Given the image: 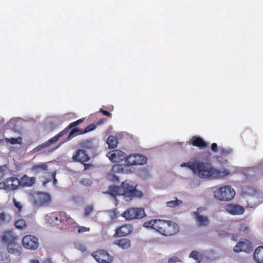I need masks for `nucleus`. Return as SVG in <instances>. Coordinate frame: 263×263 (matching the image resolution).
I'll return each mask as SVG.
<instances>
[{"label": "nucleus", "instance_id": "nucleus-1", "mask_svg": "<svg viewBox=\"0 0 263 263\" xmlns=\"http://www.w3.org/2000/svg\"><path fill=\"white\" fill-rule=\"evenodd\" d=\"M180 166L187 167L199 177L208 180L221 179L230 174L228 169L219 170L212 166L210 163L205 162H183L180 164Z\"/></svg>", "mask_w": 263, "mask_h": 263}, {"label": "nucleus", "instance_id": "nucleus-2", "mask_svg": "<svg viewBox=\"0 0 263 263\" xmlns=\"http://www.w3.org/2000/svg\"><path fill=\"white\" fill-rule=\"evenodd\" d=\"M108 193L112 196L122 195L125 200L129 201L135 198H140L143 196L141 191L136 189V185L128 180L123 181L120 186H111Z\"/></svg>", "mask_w": 263, "mask_h": 263}, {"label": "nucleus", "instance_id": "nucleus-3", "mask_svg": "<svg viewBox=\"0 0 263 263\" xmlns=\"http://www.w3.org/2000/svg\"><path fill=\"white\" fill-rule=\"evenodd\" d=\"M179 226L171 220L159 219L157 231L166 236H173L179 232Z\"/></svg>", "mask_w": 263, "mask_h": 263}, {"label": "nucleus", "instance_id": "nucleus-4", "mask_svg": "<svg viewBox=\"0 0 263 263\" xmlns=\"http://www.w3.org/2000/svg\"><path fill=\"white\" fill-rule=\"evenodd\" d=\"M235 194L234 189L228 185L218 187L213 192L214 198L221 201H230L234 198Z\"/></svg>", "mask_w": 263, "mask_h": 263}, {"label": "nucleus", "instance_id": "nucleus-5", "mask_svg": "<svg viewBox=\"0 0 263 263\" xmlns=\"http://www.w3.org/2000/svg\"><path fill=\"white\" fill-rule=\"evenodd\" d=\"M121 215L126 220H133L143 218L145 216V213L143 208H130L126 210Z\"/></svg>", "mask_w": 263, "mask_h": 263}, {"label": "nucleus", "instance_id": "nucleus-6", "mask_svg": "<svg viewBox=\"0 0 263 263\" xmlns=\"http://www.w3.org/2000/svg\"><path fill=\"white\" fill-rule=\"evenodd\" d=\"M91 256L95 258L98 263H111L113 260L112 256L103 249H99L93 252Z\"/></svg>", "mask_w": 263, "mask_h": 263}, {"label": "nucleus", "instance_id": "nucleus-7", "mask_svg": "<svg viewBox=\"0 0 263 263\" xmlns=\"http://www.w3.org/2000/svg\"><path fill=\"white\" fill-rule=\"evenodd\" d=\"M20 186V179L15 177L7 178L5 182H0V189H4L6 192L17 189Z\"/></svg>", "mask_w": 263, "mask_h": 263}, {"label": "nucleus", "instance_id": "nucleus-8", "mask_svg": "<svg viewBox=\"0 0 263 263\" xmlns=\"http://www.w3.org/2000/svg\"><path fill=\"white\" fill-rule=\"evenodd\" d=\"M24 248L28 250H34L39 246L38 238L32 235L25 236L22 240Z\"/></svg>", "mask_w": 263, "mask_h": 263}, {"label": "nucleus", "instance_id": "nucleus-9", "mask_svg": "<svg viewBox=\"0 0 263 263\" xmlns=\"http://www.w3.org/2000/svg\"><path fill=\"white\" fill-rule=\"evenodd\" d=\"M128 166L142 165L147 162V158L141 154H134L128 156L125 160Z\"/></svg>", "mask_w": 263, "mask_h": 263}, {"label": "nucleus", "instance_id": "nucleus-10", "mask_svg": "<svg viewBox=\"0 0 263 263\" xmlns=\"http://www.w3.org/2000/svg\"><path fill=\"white\" fill-rule=\"evenodd\" d=\"M50 164V162L45 163H41L38 164L34 165L31 167V170L35 175L42 174L44 176L47 177L48 173L51 171V170L49 168V164Z\"/></svg>", "mask_w": 263, "mask_h": 263}, {"label": "nucleus", "instance_id": "nucleus-11", "mask_svg": "<svg viewBox=\"0 0 263 263\" xmlns=\"http://www.w3.org/2000/svg\"><path fill=\"white\" fill-rule=\"evenodd\" d=\"M106 156L111 162L114 163L120 162L127 158L124 152L118 149L109 152L107 154Z\"/></svg>", "mask_w": 263, "mask_h": 263}, {"label": "nucleus", "instance_id": "nucleus-12", "mask_svg": "<svg viewBox=\"0 0 263 263\" xmlns=\"http://www.w3.org/2000/svg\"><path fill=\"white\" fill-rule=\"evenodd\" d=\"M72 159L74 162H78L81 163L88 161L90 157L87 154V151L82 149H78L72 156Z\"/></svg>", "mask_w": 263, "mask_h": 263}, {"label": "nucleus", "instance_id": "nucleus-13", "mask_svg": "<svg viewBox=\"0 0 263 263\" xmlns=\"http://www.w3.org/2000/svg\"><path fill=\"white\" fill-rule=\"evenodd\" d=\"M252 250L251 243L246 239H241L234 248V252L237 253L240 252H249Z\"/></svg>", "mask_w": 263, "mask_h": 263}, {"label": "nucleus", "instance_id": "nucleus-14", "mask_svg": "<svg viewBox=\"0 0 263 263\" xmlns=\"http://www.w3.org/2000/svg\"><path fill=\"white\" fill-rule=\"evenodd\" d=\"M51 201L50 196L46 193H39L35 199V203L42 206L48 205Z\"/></svg>", "mask_w": 263, "mask_h": 263}, {"label": "nucleus", "instance_id": "nucleus-15", "mask_svg": "<svg viewBox=\"0 0 263 263\" xmlns=\"http://www.w3.org/2000/svg\"><path fill=\"white\" fill-rule=\"evenodd\" d=\"M201 212V209L198 208L197 211L193 212V215L199 226L206 227L209 224L210 220L207 216L200 215Z\"/></svg>", "mask_w": 263, "mask_h": 263}, {"label": "nucleus", "instance_id": "nucleus-16", "mask_svg": "<svg viewBox=\"0 0 263 263\" xmlns=\"http://www.w3.org/2000/svg\"><path fill=\"white\" fill-rule=\"evenodd\" d=\"M226 211L231 215H241L245 212V209L243 206L238 204L232 203L227 204L225 206Z\"/></svg>", "mask_w": 263, "mask_h": 263}, {"label": "nucleus", "instance_id": "nucleus-17", "mask_svg": "<svg viewBox=\"0 0 263 263\" xmlns=\"http://www.w3.org/2000/svg\"><path fill=\"white\" fill-rule=\"evenodd\" d=\"M133 227L130 224H124L116 229L115 237H122L129 235L133 231Z\"/></svg>", "mask_w": 263, "mask_h": 263}, {"label": "nucleus", "instance_id": "nucleus-18", "mask_svg": "<svg viewBox=\"0 0 263 263\" xmlns=\"http://www.w3.org/2000/svg\"><path fill=\"white\" fill-rule=\"evenodd\" d=\"M1 240L3 242L8 244L13 241L17 240L18 236L13 231H5L1 236Z\"/></svg>", "mask_w": 263, "mask_h": 263}, {"label": "nucleus", "instance_id": "nucleus-19", "mask_svg": "<svg viewBox=\"0 0 263 263\" xmlns=\"http://www.w3.org/2000/svg\"><path fill=\"white\" fill-rule=\"evenodd\" d=\"M36 181L35 177H29L27 175H24L20 179V186L21 187H31Z\"/></svg>", "mask_w": 263, "mask_h": 263}, {"label": "nucleus", "instance_id": "nucleus-20", "mask_svg": "<svg viewBox=\"0 0 263 263\" xmlns=\"http://www.w3.org/2000/svg\"><path fill=\"white\" fill-rule=\"evenodd\" d=\"M7 245V249L10 253L20 255L21 254V247L17 242V240L13 241Z\"/></svg>", "mask_w": 263, "mask_h": 263}, {"label": "nucleus", "instance_id": "nucleus-21", "mask_svg": "<svg viewBox=\"0 0 263 263\" xmlns=\"http://www.w3.org/2000/svg\"><path fill=\"white\" fill-rule=\"evenodd\" d=\"M114 244L122 249H128L131 247V241L128 238H121L115 240Z\"/></svg>", "mask_w": 263, "mask_h": 263}, {"label": "nucleus", "instance_id": "nucleus-22", "mask_svg": "<svg viewBox=\"0 0 263 263\" xmlns=\"http://www.w3.org/2000/svg\"><path fill=\"white\" fill-rule=\"evenodd\" d=\"M191 144L195 146L199 147L200 148L206 147L208 145L203 139L198 136H193L191 139Z\"/></svg>", "mask_w": 263, "mask_h": 263}, {"label": "nucleus", "instance_id": "nucleus-23", "mask_svg": "<svg viewBox=\"0 0 263 263\" xmlns=\"http://www.w3.org/2000/svg\"><path fill=\"white\" fill-rule=\"evenodd\" d=\"M56 174V171H51L50 173H48L47 177H46V176H42L41 178L44 179L42 181L43 185L45 186L46 184L50 182L52 179L53 180V184L55 185L57 182V180L55 178Z\"/></svg>", "mask_w": 263, "mask_h": 263}, {"label": "nucleus", "instance_id": "nucleus-24", "mask_svg": "<svg viewBox=\"0 0 263 263\" xmlns=\"http://www.w3.org/2000/svg\"><path fill=\"white\" fill-rule=\"evenodd\" d=\"M253 257L256 263H263V246L258 247L255 249Z\"/></svg>", "mask_w": 263, "mask_h": 263}, {"label": "nucleus", "instance_id": "nucleus-25", "mask_svg": "<svg viewBox=\"0 0 263 263\" xmlns=\"http://www.w3.org/2000/svg\"><path fill=\"white\" fill-rule=\"evenodd\" d=\"M52 218L54 219L55 221L58 223V222H62L64 220L63 218L65 217L66 219H69L70 217L67 216L66 213L64 212H59L57 213H52L51 215Z\"/></svg>", "mask_w": 263, "mask_h": 263}, {"label": "nucleus", "instance_id": "nucleus-26", "mask_svg": "<svg viewBox=\"0 0 263 263\" xmlns=\"http://www.w3.org/2000/svg\"><path fill=\"white\" fill-rule=\"evenodd\" d=\"M159 221V219H155L146 221L143 224V227L147 228H152L157 231Z\"/></svg>", "mask_w": 263, "mask_h": 263}, {"label": "nucleus", "instance_id": "nucleus-27", "mask_svg": "<svg viewBox=\"0 0 263 263\" xmlns=\"http://www.w3.org/2000/svg\"><path fill=\"white\" fill-rule=\"evenodd\" d=\"M66 134V130L65 131L63 129V130L60 132L58 134H57V135H55V136L51 138L50 139H49L47 141H46V142L47 144V145L48 146V147L50 146V145L51 144L57 142L60 139V138L62 137V136H63L64 135H65Z\"/></svg>", "mask_w": 263, "mask_h": 263}, {"label": "nucleus", "instance_id": "nucleus-28", "mask_svg": "<svg viewBox=\"0 0 263 263\" xmlns=\"http://www.w3.org/2000/svg\"><path fill=\"white\" fill-rule=\"evenodd\" d=\"M190 258L195 259L198 263H200L203 260V255L199 252L194 250L189 255Z\"/></svg>", "mask_w": 263, "mask_h": 263}, {"label": "nucleus", "instance_id": "nucleus-29", "mask_svg": "<svg viewBox=\"0 0 263 263\" xmlns=\"http://www.w3.org/2000/svg\"><path fill=\"white\" fill-rule=\"evenodd\" d=\"M84 134V130L78 128H73L69 133L67 140H70L72 137Z\"/></svg>", "mask_w": 263, "mask_h": 263}, {"label": "nucleus", "instance_id": "nucleus-30", "mask_svg": "<svg viewBox=\"0 0 263 263\" xmlns=\"http://www.w3.org/2000/svg\"><path fill=\"white\" fill-rule=\"evenodd\" d=\"M14 226L18 230H24L27 227V224L24 219H20L15 222Z\"/></svg>", "mask_w": 263, "mask_h": 263}, {"label": "nucleus", "instance_id": "nucleus-31", "mask_svg": "<svg viewBox=\"0 0 263 263\" xmlns=\"http://www.w3.org/2000/svg\"><path fill=\"white\" fill-rule=\"evenodd\" d=\"M124 166L121 164L114 165L110 170V173L112 174L123 173Z\"/></svg>", "mask_w": 263, "mask_h": 263}, {"label": "nucleus", "instance_id": "nucleus-32", "mask_svg": "<svg viewBox=\"0 0 263 263\" xmlns=\"http://www.w3.org/2000/svg\"><path fill=\"white\" fill-rule=\"evenodd\" d=\"M107 143L109 148H114L117 147L118 144V139L113 136H110L108 138Z\"/></svg>", "mask_w": 263, "mask_h": 263}, {"label": "nucleus", "instance_id": "nucleus-33", "mask_svg": "<svg viewBox=\"0 0 263 263\" xmlns=\"http://www.w3.org/2000/svg\"><path fill=\"white\" fill-rule=\"evenodd\" d=\"M182 203V201L181 200H178L177 198L175 197V200L167 201L166 204L167 207L173 208L179 206Z\"/></svg>", "mask_w": 263, "mask_h": 263}, {"label": "nucleus", "instance_id": "nucleus-34", "mask_svg": "<svg viewBox=\"0 0 263 263\" xmlns=\"http://www.w3.org/2000/svg\"><path fill=\"white\" fill-rule=\"evenodd\" d=\"M94 211V206L93 204L86 205L84 209L83 216L87 217L89 216Z\"/></svg>", "mask_w": 263, "mask_h": 263}, {"label": "nucleus", "instance_id": "nucleus-35", "mask_svg": "<svg viewBox=\"0 0 263 263\" xmlns=\"http://www.w3.org/2000/svg\"><path fill=\"white\" fill-rule=\"evenodd\" d=\"M84 120V118H82L76 121L71 123L65 128L64 129V130H66L67 134L71 128L78 125L79 124L83 122Z\"/></svg>", "mask_w": 263, "mask_h": 263}, {"label": "nucleus", "instance_id": "nucleus-36", "mask_svg": "<svg viewBox=\"0 0 263 263\" xmlns=\"http://www.w3.org/2000/svg\"><path fill=\"white\" fill-rule=\"evenodd\" d=\"M5 141L7 142H9L12 144H21L22 143V139L21 137H18L17 138H5Z\"/></svg>", "mask_w": 263, "mask_h": 263}, {"label": "nucleus", "instance_id": "nucleus-37", "mask_svg": "<svg viewBox=\"0 0 263 263\" xmlns=\"http://www.w3.org/2000/svg\"><path fill=\"white\" fill-rule=\"evenodd\" d=\"M80 183L84 186H90L92 184V181L89 178H82L80 181Z\"/></svg>", "mask_w": 263, "mask_h": 263}, {"label": "nucleus", "instance_id": "nucleus-38", "mask_svg": "<svg viewBox=\"0 0 263 263\" xmlns=\"http://www.w3.org/2000/svg\"><path fill=\"white\" fill-rule=\"evenodd\" d=\"M83 146L86 148L91 149L94 147V145L92 140H87L83 143Z\"/></svg>", "mask_w": 263, "mask_h": 263}, {"label": "nucleus", "instance_id": "nucleus-39", "mask_svg": "<svg viewBox=\"0 0 263 263\" xmlns=\"http://www.w3.org/2000/svg\"><path fill=\"white\" fill-rule=\"evenodd\" d=\"M110 218L112 219H115L118 217V212L117 209H114L109 211Z\"/></svg>", "mask_w": 263, "mask_h": 263}, {"label": "nucleus", "instance_id": "nucleus-40", "mask_svg": "<svg viewBox=\"0 0 263 263\" xmlns=\"http://www.w3.org/2000/svg\"><path fill=\"white\" fill-rule=\"evenodd\" d=\"M76 248L82 253L86 252L87 250L86 246L82 243H79L76 246Z\"/></svg>", "mask_w": 263, "mask_h": 263}, {"label": "nucleus", "instance_id": "nucleus-41", "mask_svg": "<svg viewBox=\"0 0 263 263\" xmlns=\"http://www.w3.org/2000/svg\"><path fill=\"white\" fill-rule=\"evenodd\" d=\"M13 202L14 206L17 209V213L20 214L22 210V205L20 202L17 201L15 199H13Z\"/></svg>", "mask_w": 263, "mask_h": 263}, {"label": "nucleus", "instance_id": "nucleus-42", "mask_svg": "<svg viewBox=\"0 0 263 263\" xmlns=\"http://www.w3.org/2000/svg\"><path fill=\"white\" fill-rule=\"evenodd\" d=\"M6 223V215L4 213H0V227Z\"/></svg>", "mask_w": 263, "mask_h": 263}, {"label": "nucleus", "instance_id": "nucleus-43", "mask_svg": "<svg viewBox=\"0 0 263 263\" xmlns=\"http://www.w3.org/2000/svg\"><path fill=\"white\" fill-rule=\"evenodd\" d=\"M218 234L221 238H226L229 236V234L226 231L219 230L217 231Z\"/></svg>", "mask_w": 263, "mask_h": 263}, {"label": "nucleus", "instance_id": "nucleus-44", "mask_svg": "<svg viewBox=\"0 0 263 263\" xmlns=\"http://www.w3.org/2000/svg\"><path fill=\"white\" fill-rule=\"evenodd\" d=\"M232 153V149L231 148L226 149V148H221L220 149V153L222 156H226L231 154Z\"/></svg>", "mask_w": 263, "mask_h": 263}, {"label": "nucleus", "instance_id": "nucleus-45", "mask_svg": "<svg viewBox=\"0 0 263 263\" xmlns=\"http://www.w3.org/2000/svg\"><path fill=\"white\" fill-rule=\"evenodd\" d=\"M48 147V146L47 145V144L46 143V142H45L41 145H38L36 147H35L34 150L35 152L40 151H42V149H43L44 148H47Z\"/></svg>", "mask_w": 263, "mask_h": 263}, {"label": "nucleus", "instance_id": "nucleus-46", "mask_svg": "<svg viewBox=\"0 0 263 263\" xmlns=\"http://www.w3.org/2000/svg\"><path fill=\"white\" fill-rule=\"evenodd\" d=\"M96 126L93 124L89 125L84 130V134L92 131L96 128Z\"/></svg>", "mask_w": 263, "mask_h": 263}, {"label": "nucleus", "instance_id": "nucleus-47", "mask_svg": "<svg viewBox=\"0 0 263 263\" xmlns=\"http://www.w3.org/2000/svg\"><path fill=\"white\" fill-rule=\"evenodd\" d=\"M180 261V259L176 256H174L168 259V263H176Z\"/></svg>", "mask_w": 263, "mask_h": 263}, {"label": "nucleus", "instance_id": "nucleus-48", "mask_svg": "<svg viewBox=\"0 0 263 263\" xmlns=\"http://www.w3.org/2000/svg\"><path fill=\"white\" fill-rule=\"evenodd\" d=\"M8 168L7 165L0 166V176L3 177L5 175V171Z\"/></svg>", "mask_w": 263, "mask_h": 263}, {"label": "nucleus", "instance_id": "nucleus-49", "mask_svg": "<svg viewBox=\"0 0 263 263\" xmlns=\"http://www.w3.org/2000/svg\"><path fill=\"white\" fill-rule=\"evenodd\" d=\"M90 231L89 228L85 227L83 226H80L78 228V232L79 233H84L86 232H88Z\"/></svg>", "mask_w": 263, "mask_h": 263}, {"label": "nucleus", "instance_id": "nucleus-50", "mask_svg": "<svg viewBox=\"0 0 263 263\" xmlns=\"http://www.w3.org/2000/svg\"><path fill=\"white\" fill-rule=\"evenodd\" d=\"M100 112H102L103 115L109 117H111L112 115L110 113L109 111H106L105 110H103L102 108L100 109Z\"/></svg>", "mask_w": 263, "mask_h": 263}, {"label": "nucleus", "instance_id": "nucleus-51", "mask_svg": "<svg viewBox=\"0 0 263 263\" xmlns=\"http://www.w3.org/2000/svg\"><path fill=\"white\" fill-rule=\"evenodd\" d=\"M211 148L213 152L215 153L217 152L218 151V147L217 144L216 143H212Z\"/></svg>", "mask_w": 263, "mask_h": 263}, {"label": "nucleus", "instance_id": "nucleus-52", "mask_svg": "<svg viewBox=\"0 0 263 263\" xmlns=\"http://www.w3.org/2000/svg\"><path fill=\"white\" fill-rule=\"evenodd\" d=\"M82 164H84V170H87L93 166V165L90 163H85V162H84V163H82Z\"/></svg>", "mask_w": 263, "mask_h": 263}, {"label": "nucleus", "instance_id": "nucleus-53", "mask_svg": "<svg viewBox=\"0 0 263 263\" xmlns=\"http://www.w3.org/2000/svg\"><path fill=\"white\" fill-rule=\"evenodd\" d=\"M30 263H39V261L37 259H34L31 260Z\"/></svg>", "mask_w": 263, "mask_h": 263}, {"label": "nucleus", "instance_id": "nucleus-54", "mask_svg": "<svg viewBox=\"0 0 263 263\" xmlns=\"http://www.w3.org/2000/svg\"><path fill=\"white\" fill-rule=\"evenodd\" d=\"M2 141H3V140L0 139V143H1L2 142Z\"/></svg>", "mask_w": 263, "mask_h": 263}]
</instances>
